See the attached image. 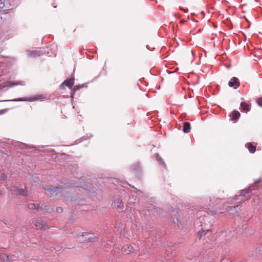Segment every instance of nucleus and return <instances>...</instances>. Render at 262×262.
I'll use <instances>...</instances> for the list:
<instances>
[{
  "mask_svg": "<svg viewBox=\"0 0 262 262\" xmlns=\"http://www.w3.org/2000/svg\"><path fill=\"white\" fill-rule=\"evenodd\" d=\"M260 181V180H257L255 182V183L249 188L242 190L241 194L235 196V200L241 201L243 200L244 198L249 199L251 198L252 196H258L259 193V190L258 189L257 183H259Z\"/></svg>",
  "mask_w": 262,
  "mask_h": 262,
  "instance_id": "f257e3e1",
  "label": "nucleus"
},
{
  "mask_svg": "<svg viewBox=\"0 0 262 262\" xmlns=\"http://www.w3.org/2000/svg\"><path fill=\"white\" fill-rule=\"evenodd\" d=\"M97 237L94 233L82 232L81 235H77V240L80 243L83 242H94Z\"/></svg>",
  "mask_w": 262,
  "mask_h": 262,
  "instance_id": "f03ea898",
  "label": "nucleus"
},
{
  "mask_svg": "<svg viewBox=\"0 0 262 262\" xmlns=\"http://www.w3.org/2000/svg\"><path fill=\"white\" fill-rule=\"evenodd\" d=\"M44 97L42 95H36L34 97H23V98H18L14 99L12 100H4V101H13V102H18V101H33L35 100H37L43 98Z\"/></svg>",
  "mask_w": 262,
  "mask_h": 262,
  "instance_id": "7ed1b4c3",
  "label": "nucleus"
},
{
  "mask_svg": "<svg viewBox=\"0 0 262 262\" xmlns=\"http://www.w3.org/2000/svg\"><path fill=\"white\" fill-rule=\"evenodd\" d=\"M113 207L119 212L123 211L124 208V204L122 200L120 198H115L112 204Z\"/></svg>",
  "mask_w": 262,
  "mask_h": 262,
  "instance_id": "20e7f679",
  "label": "nucleus"
},
{
  "mask_svg": "<svg viewBox=\"0 0 262 262\" xmlns=\"http://www.w3.org/2000/svg\"><path fill=\"white\" fill-rule=\"evenodd\" d=\"M74 84V77L72 75L71 77L65 80L60 85V89H64L65 86H68L69 88H72Z\"/></svg>",
  "mask_w": 262,
  "mask_h": 262,
  "instance_id": "39448f33",
  "label": "nucleus"
},
{
  "mask_svg": "<svg viewBox=\"0 0 262 262\" xmlns=\"http://www.w3.org/2000/svg\"><path fill=\"white\" fill-rule=\"evenodd\" d=\"M42 188L44 190H47L50 194H54L55 193L56 194L62 190V187L60 186H51L49 187H43Z\"/></svg>",
  "mask_w": 262,
  "mask_h": 262,
  "instance_id": "423d86ee",
  "label": "nucleus"
},
{
  "mask_svg": "<svg viewBox=\"0 0 262 262\" xmlns=\"http://www.w3.org/2000/svg\"><path fill=\"white\" fill-rule=\"evenodd\" d=\"M32 223L34 224L37 229L46 230L47 228L46 224L41 219L34 220Z\"/></svg>",
  "mask_w": 262,
  "mask_h": 262,
  "instance_id": "0eeeda50",
  "label": "nucleus"
},
{
  "mask_svg": "<svg viewBox=\"0 0 262 262\" xmlns=\"http://www.w3.org/2000/svg\"><path fill=\"white\" fill-rule=\"evenodd\" d=\"M240 83L237 77H233L228 82L229 86L236 89L239 86Z\"/></svg>",
  "mask_w": 262,
  "mask_h": 262,
  "instance_id": "6e6552de",
  "label": "nucleus"
},
{
  "mask_svg": "<svg viewBox=\"0 0 262 262\" xmlns=\"http://www.w3.org/2000/svg\"><path fill=\"white\" fill-rule=\"evenodd\" d=\"M0 259L3 262H14L15 259L13 258V256H9L5 253H1L0 255Z\"/></svg>",
  "mask_w": 262,
  "mask_h": 262,
  "instance_id": "1a4fd4ad",
  "label": "nucleus"
},
{
  "mask_svg": "<svg viewBox=\"0 0 262 262\" xmlns=\"http://www.w3.org/2000/svg\"><path fill=\"white\" fill-rule=\"evenodd\" d=\"M240 106L242 109V111L247 112L250 110V106L249 104L245 102H242L241 103Z\"/></svg>",
  "mask_w": 262,
  "mask_h": 262,
  "instance_id": "9d476101",
  "label": "nucleus"
},
{
  "mask_svg": "<svg viewBox=\"0 0 262 262\" xmlns=\"http://www.w3.org/2000/svg\"><path fill=\"white\" fill-rule=\"evenodd\" d=\"M40 54V51L38 50H35V51H27V55L29 57H34L36 56H39Z\"/></svg>",
  "mask_w": 262,
  "mask_h": 262,
  "instance_id": "9b49d317",
  "label": "nucleus"
},
{
  "mask_svg": "<svg viewBox=\"0 0 262 262\" xmlns=\"http://www.w3.org/2000/svg\"><path fill=\"white\" fill-rule=\"evenodd\" d=\"M190 129V124L188 122H184L183 126V132L185 133H188Z\"/></svg>",
  "mask_w": 262,
  "mask_h": 262,
  "instance_id": "f8f14e48",
  "label": "nucleus"
},
{
  "mask_svg": "<svg viewBox=\"0 0 262 262\" xmlns=\"http://www.w3.org/2000/svg\"><path fill=\"white\" fill-rule=\"evenodd\" d=\"M156 158L157 161L159 163V164H161L163 166V167L166 169V165L158 153H156Z\"/></svg>",
  "mask_w": 262,
  "mask_h": 262,
  "instance_id": "ddd939ff",
  "label": "nucleus"
},
{
  "mask_svg": "<svg viewBox=\"0 0 262 262\" xmlns=\"http://www.w3.org/2000/svg\"><path fill=\"white\" fill-rule=\"evenodd\" d=\"M240 115V113L238 111H233L232 112L231 120L232 121H236L239 119Z\"/></svg>",
  "mask_w": 262,
  "mask_h": 262,
  "instance_id": "4468645a",
  "label": "nucleus"
},
{
  "mask_svg": "<svg viewBox=\"0 0 262 262\" xmlns=\"http://www.w3.org/2000/svg\"><path fill=\"white\" fill-rule=\"evenodd\" d=\"M28 208L30 210H37L40 208L39 204L30 203L28 205Z\"/></svg>",
  "mask_w": 262,
  "mask_h": 262,
  "instance_id": "2eb2a0df",
  "label": "nucleus"
},
{
  "mask_svg": "<svg viewBox=\"0 0 262 262\" xmlns=\"http://www.w3.org/2000/svg\"><path fill=\"white\" fill-rule=\"evenodd\" d=\"M157 209L155 207V206H152L149 208L146 209L145 211H147L149 213V214H154V215H155V214L157 213Z\"/></svg>",
  "mask_w": 262,
  "mask_h": 262,
  "instance_id": "dca6fc26",
  "label": "nucleus"
},
{
  "mask_svg": "<svg viewBox=\"0 0 262 262\" xmlns=\"http://www.w3.org/2000/svg\"><path fill=\"white\" fill-rule=\"evenodd\" d=\"M210 230L209 229L204 230L202 229V231H199L198 233L197 238L199 239H201L202 236L205 235L207 232H208Z\"/></svg>",
  "mask_w": 262,
  "mask_h": 262,
  "instance_id": "f3484780",
  "label": "nucleus"
},
{
  "mask_svg": "<svg viewBox=\"0 0 262 262\" xmlns=\"http://www.w3.org/2000/svg\"><path fill=\"white\" fill-rule=\"evenodd\" d=\"M246 146L248 148L249 151L251 153H254L256 150V146L252 145L251 143H248L246 144Z\"/></svg>",
  "mask_w": 262,
  "mask_h": 262,
  "instance_id": "a211bd4d",
  "label": "nucleus"
},
{
  "mask_svg": "<svg viewBox=\"0 0 262 262\" xmlns=\"http://www.w3.org/2000/svg\"><path fill=\"white\" fill-rule=\"evenodd\" d=\"M133 249V248L130 245H126V246H124L123 247V251L124 253L126 254H129L130 253Z\"/></svg>",
  "mask_w": 262,
  "mask_h": 262,
  "instance_id": "6ab92c4d",
  "label": "nucleus"
},
{
  "mask_svg": "<svg viewBox=\"0 0 262 262\" xmlns=\"http://www.w3.org/2000/svg\"><path fill=\"white\" fill-rule=\"evenodd\" d=\"M85 84H79V85L75 86L74 88H73V90H72V95H71V97L73 98V96H74L75 93L77 91L79 90L80 89H81L82 88H83Z\"/></svg>",
  "mask_w": 262,
  "mask_h": 262,
  "instance_id": "aec40b11",
  "label": "nucleus"
},
{
  "mask_svg": "<svg viewBox=\"0 0 262 262\" xmlns=\"http://www.w3.org/2000/svg\"><path fill=\"white\" fill-rule=\"evenodd\" d=\"M19 189L15 186H12L10 188L11 193L14 195H18L17 193L19 192Z\"/></svg>",
  "mask_w": 262,
  "mask_h": 262,
  "instance_id": "412c9836",
  "label": "nucleus"
},
{
  "mask_svg": "<svg viewBox=\"0 0 262 262\" xmlns=\"http://www.w3.org/2000/svg\"><path fill=\"white\" fill-rule=\"evenodd\" d=\"M18 195L26 196L28 195V191L25 188L19 189V192L17 193Z\"/></svg>",
  "mask_w": 262,
  "mask_h": 262,
  "instance_id": "4be33fe9",
  "label": "nucleus"
},
{
  "mask_svg": "<svg viewBox=\"0 0 262 262\" xmlns=\"http://www.w3.org/2000/svg\"><path fill=\"white\" fill-rule=\"evenodd\" d=\"M172 213L174 215H177L176 217H174L173 218V222L174 224H178V222H179V219H180V216L178 214V212L177 211H176V210H173L172 211Z\"/></svg>",
  "mask_w": 262,
  "mask_h": 262,
  "instance_id": "5701e85b",
  "label": "nucleus"
},
{
  "mask_svg": "<svg viewBox=\"0 0 262 262\" xmlns=\"http://www.w3.org/2000/svg\"><path fill=\"white\" fill-rule=\"evenodd\" d=\"M15 146L18 147L20 148H27V147H29V148L33 147V146H31V147L28 146L27 145H26V144L22 143V142H17L16 143V144H15Z\"/></svg>",
  "mask_w": 262,
  "mask_h": 262,
  "instance_id": "b1692460",
  "label": "nucleus"
},
{
  "mask_svg": "<svg viewBox=\"0 0 262 262\" xmlns=\"http://www.w3.org/2000/svg\"><path fill=\"white\" fill-rule=\"evenodd\" d=\"M256 102L259 106L262 107V97L258 98L256 100Z\"/></svg>",
  "mask_w": 262,
  "mask_h": 262,
  "instance_id": "393cba45",
  "label": "nucleus"
},
{
  "mask_svg": "<svg viewBox=\"0 0 262 262\" xmlns=\"http://www.w3.org/2000/svg\"><path fill=\"white\" fill-rule=\"evenodd\" d=\"M82 186H83L84 189L88 190H90V189H91V187L90 186H89L87 184H86L85 182H83V185H82Z\"/></svg>",
  "mask_w": 262,
  "mask_h": 262,
  "instance_id": "a878e982",
  "label": "nucleus"
},
{
  "mask_svg": "<svg viewBox=\"0 0 262 262\" xmlns=\"http://www.w3.org/2000/svg\"><path fill=\"white\" fill-rule=\"evenodd\" d=\"M259 199L260 198L258 197V199H257L256 200H254V202L255 203L256 201L257 202V203H259V206L260 208H262V198H261V200H259Z\"/></svg>",
  "mask_w": 262,
  "mask_h": 262,
  "instance_id": "bb28decb",
  "label": "nucleus"
},
{
  "mask_svg": "<svg viewBox=\"0 0 262 262\" xmlns=\"http://www.w3.org/2000/svg\"><path fill=\"white\" fill-rule=\"evenodd\" d=\"M6 178L7 176L5 175V174L1 172V174L0 175V180H4L6 179Z\"/></svg>",
  "mask_w": 262,
  "mask_h": 262,
  "instance_id": "cd10ccee",
  "label": "nucleus"
},
{
  "mask_svg": "<svg viewBox=\"0 0 262 262\" xmlns=\"http://www.w3.org/2000/svg\"><path fill=\"white\" fill-rule=\"evenodd\" d=\"M56 211L58 213H61L63 211V208L62 207H57Z\"/></svg>",
  "mask_w": 262,
  "mask_h": 262,
  "instance_id": "c85d7f7f",
  "label": "nucleus"
},
{
  "mask_svg": "<svg viewBox=\"0 0 262 262\" xmlns=\"http://www.w3.org/2000/svg\"><path fill=\"white\" fill-rule=\"evenodd\" d=\"M5 6V4L4 2H2V0H0V11H1L2 9Z\"/></svg>",
  "mask_w": 262,
  "mask_h": 262,
  "instance_id": "c756f323",
  "label": "nucleus"
},
{
  "mask_svg": "<svg viewBox=\"0 0 262 262\" xmlns=\"http://www.w3.org/2000/svg\"><path fill=\"white\" fill-rule=\"evenodd\" d=\"M78 199V198H77V199H74V198H72V197H70V198H69V197H67V198L66 199V200H67V201H68V200H70L71 201H76Z\"/></svg>",
  "mask_w": 262,
  "mask_h": 262,
  "instance_id": "7c9ffc66",
  "label": "nucleus"
},
{
  "mask_svg": "<svg viewBox=\"0 0 262 262\" xmlns=\"http://www.w3.org/2000/svg\"><path fill=\"white\" fill-rule=\"evenodd\" d=\"M8 111V109H3L0 110V115L3 114Z\"/></svg>",
  "mask_w": 262,
  "mask_h": 262,
  "instance_id": "2f4dec72",
  "label": "nucleus"
},
{
  "mask_svg": "<svg viewBox=\"0 0 262 262\" xmlns=\"http://www.w3.org/2000/svg\"><path fill=\"white\" fill-rule=\"evenodd\" d=\"M18 84H22L20 82V83H13V84H11L9 86H13L14 85H18Z\"/></svg>",
  "mask_w": 262,
  "mask_h": 262,
  "instance_id": "473e14b6",
  "label": "nucleus"
},
{
  "mask_svg": "<svg viewBox=\"0 0 262 262\" xmlns=\"http://www.w3.org/2000/svg\"><path fill=\"white\" fill-rule=\"evenodd\" d=\"M238 206H234V207H229L228 210H231V209H232L233 208H236L238 207Z\"/></svg>",
  "mask_w": 262,
  "mask_h": 262,
  "instance_id": "72a5a7b5",
  "label": "nucleus"
},
{
  "mask_svg": "<svg viewBox=\"0 0 262 262\" xmlns=\"http://www.w3.org/2000/svg\"><path fill=\"white\" fill-rule=\"evenodd\" d=\"M4 191L3 190H0V196L3 195L4 194Z\"/></svg>",
  "mask_w": 262,
  "mask_h": 262,
  "instance_id": "f704fd0d",
  "label": "nucleus"
},
{
  "mask_svg": "<svg viewBox=\"0 0 262 262\" xmlns=\"http://www.w3.org/2000/svg\"><path fill=\"white\" fill-rule=\"evenodd\" d=\"M159 238H160V236L159 235L158 236V237H157V236L155 237V241H157Z\"/></svg>",
  "mask_w": 262,
  "mask_h": 262,
  "instance_id": "c9c22d12",
  "label": "nucleus"
},
{
  "mask_svg": "<svg viewBox=\"0 0 262 262\" xmlns=\"http://www.w3.org/2000/svg\"><path fill=\"white\" fill-rule=\"evenodd\" d=\"M154 235L153 233H150L149 238H152V236Z\"/></svg>",
  "mask_w": 262,
  "mask_h": 262,
  "instance_id": "e433bc0d",
  "label": "nucleus"
},
{
  "mask_svg": "<svg viewBox=\"0 0 262 262\" xmlns=\"http://www.w3.org/2000/svg\"><path fill=\"white\" fill-rule=\"evenodd\" d=\"M55 250H56V251H60V249L59 248H57V249H55Z\"/></svg>",
  "mask_w": 262,
  "mask_h": 262,
  "instance_id": "4c0bfd02",
  "label": "nucleus"
},
{
  "mask_svg": "<svg viewBox=\"0 0 262 262\" xmlns=\"http://www.w3.org/2000/svg\"><path fill=\"white\" fill-rule=\"evenodd\" d=\"M187 12H188V10H186H186H185V13H187Z\"/></svg>",
  "mask_w": 262,
  "mask_h": 262,
  "instance_id": "58836bf2",
  "label": "nucleus"
},
{
  "mask_svg": "<svg viewBox=\"0 0 262 262\" xmlns=\"http://www.w3.org/2000/svg\"><path fill=\"white\" fill-rule=\"evenodd\" d=\"M54 8H56V6L53 5Z\"/></svg>",
  "mask_w": 262,
  "mask_h": 262,
  "instance_id": "ea45409f",
  "label": "nucleus"
},
{
  "mask_svg": "<svg viewBox=\"0 0 262 262\" xmlns=\"http://www.w3.org/2000/svg\"><path fill=\"white\" fill-rule=\"evenodd\" d=\"M1 174V172H0V175Z\"/></svg>",
  "mask_w": 262,
  "mask_h": 262,
  "instance_id": "a19ab883",
  "label": "nucleus"
}]
</instances>
